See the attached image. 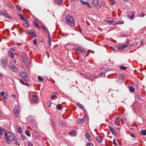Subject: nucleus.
<instances>
[{"label":"nucleus","instance_id":"nucleus-61","mask_svg":"<svg viewBox=\"0 0 146 146\" xmlns=\"http://www.w3.org/2000/svg\"><path fill=\"white\" fill-rule=\"evenodd\" d=\"M7 93H4V94L3 95L4 96L6 97L7 96Z\"/></svg>","mask_w":146,"mask_h":146},{"label":"nucleus","instance_id":"nucleus-13","mask_svg":"<svg viewBox=\"0 0 146 146\" xmlns=\"http://www.w3.org/2000/svg\"><path fill=\"white\" fill-rule=\"evenodd\" d=\"M65 46L67 48H69L70 49L71 48H74L75 46L74 44L71 45V44L68 43L66 44L65 45Z\"/></svg>","mask_w":146,"mask_h":146},{"label":"nucleus","instance_id":"nucleus-54","mask_svg":"<svg viewBox=\"0 0 146 146\" xmlns=\"http://www.w3.org/2000/svg\"><path fill=\"white\" fill-rule=\"evenodd\" d=\"M33 42L34 44H36V41L35 39H34L33 40Z\"/></svg>","mask_w":146,"mask_h":146},{"label":"nucleus","instance_id":"nucleus-47","mask_svg":"<svg viewBox=\"0 0 146 146\" xmlns=\"http://www.w3.org/2000/svg\"><path fill=\"white\" fill-rule=\"evenodd\" d=\"M107 21L109 23H112V21L111 20H109V19H107Z\"/></svg>","mask_w":146,"mask_h":146},{"label":"nucleus","instance_id":"nucleus-17","mask_svg":"<svg viewBox=\"0 0 146 146\" xmlns=\"http://www.w3.org/2000/svg\"><path fill=\"white\" fill-rule=\"evenodd\" d=\"M96 140L98 141L101 142L102 141V137L101 136H98L96 137Z\"/></svg>","mask_w":146,"mask_h":146},{"label":"nucleus","instance_id":"nucleus-52","mask_svg":"<svg viewBox=\"0 0 146 146\" xmlns=\"http://www.w3.org/2000/svg\"><path fill=\"white\" fill-rule=\"evenodd\" d=\"M8 6L10 8H13V6L11 4H9Z\"/></svg>","mask_w":146,"mask_h":146},{"label":"nucleus","instance_id":"nucleus-38","mask_svg":"<svg viewBox=\"0 0 146 146\" xmlns=\"http://www.w3.org/2000/svg\"><path fill=\"white\" fill-rule=\"evenodd\" d=\"M48 47L49 48L51 46V39H48Z\"/></svg>","mask_w":146,"mask_h":146},{"label":"nucleus","instance_id":"nucleus-40","mask_svg":"<svg viewBox=\"0 0 146 146\" xmlns=\"http://www.w3.org/2000/svg\"><path fill=\"white\" fill-rule=\"evenodd\" d=\"M3 133V129L2 128L0 127V135H2Z\"/></svg>","mask_w":146,"mask_h":146},{"label":"nucleus","instance_id":"nucleus-48","mask_svg":"<svg viewBox=\"0 0 146 146\" xmlns=\"http://www.w3.org/2000/svg\"><path fill=\"white\" fill-rule=\"evenodd\" d=\"M5 92L4 91H3L2 92L0 93V94L2 96H3Z\"/></svg>","mask_w":146,"mask_h":146},{"label":"nucleus","instance_id":"nucleus-14","mask_svg":"<svg viewBox=\"0 0 146 146\" xmlns=\"http://www.w3.org/2000/svg\"><path fill=\"white\" fill-rule=\"evenodd\" d=\"M14 113L15 116L16 117H18V115H19V110H18L16 109H15L14 110Z\"/></svg>","mask_w":146,"mask_h":146},{"label":"nucleus","instance_id":"nucleus-53","mask_svg":"<svg viewBox=\"0 0 146 146\" xmlns=\"http://www.w3.org/2000/svg\"><path fill=\"white\" fill-rule=\"evenodd\" d=\"M115 121L116 122H119V117H117L115 119Z\"/></svg>","mask_w":146,"mask_h":146},{"label":"nucleus","instance_id":"nucleus-35","mask_svg":"<svg viewBox=\"0 0 146 146\" xmlns=\"http://www.w3.org/2000/svg\"><path fill=\"white\" fill-rule=\"evenodd\" d=\"M20 16L21 18V19L22 20H23L24 21H27V20L26 19H25L24 17H23V15H20Z\"/></svg>","mask_w":146,"mask_h":146},{"label":"nucleus","instance_id":"nucleus-21","mask_svg":"<svg viewBox=\"0 0 146 146\" xmlns=\"http://www.w3.org/2000/svg\"><path fill=\"white\" fill-rule=\"evenodd\" d=\"M128 88L130 92L131 93H133L135 90L134 88L132 87L129 86Z\"/></svg>","mask_w":146,"mask_h":146},{"label":"nucleus","instance_id":"nucleus-12","mask_svg":"<svg viewBox=\"0 0 146 146\" xmlns=\"http://www.w3.org/2000/svg\"><path fill=\"white\" fill-rule=\"evenodd\" d=\"M10 51L9 52L8 54L9 56L11 58H13V50L12 49H11L10 50Z\"/></svg>","mask_w":146,"mask_h":146},{"label":"nucleus","instance_id":"nucleus-46","mask_svg":"<svg viewBox=\"0 0 146 146\" xmlns=\"http://www.w3.org/2000/svg\"><path fill=\"white\" fill-rule=\"evenodd\" d=\"M113 143L115 146H117V145L115 141V139H114L113 140Z\"/></svg>","mask_w":146,"mask_h":146},{"label":"nucleus","instance_id":"nucleus-10","mask_svg":"<svg viewBox=\"0 0 146 146\" xmlns=\"http://www.w3.org/2000/svg\"><path fill=\"white\" fill-rule=\"evenodd\" d=\"M19 75L23 78H25L27 75V74L25 72H20L19 73Z\"/></svg>","mask_w":146,"mask_h":146},{"label":"nucleus","instance_id":"nucleus-34","mask_svg":"<svg viewBox=\"0 0 146 146\" xmlns=\"http://www.w3.org/2000/svg\"><path fill=\"white\" fill-rule=\"evenodd\" d=\"M141 133L144 135L146 134V130H142L141 131Z\"/></svg>","mask_w":146,"mask_h":146},{"label":"nucleus","instance_id":"nucleus-60","mask_svg":"<svg viewBox=\"0 0 146 146\" xmlns=\"http://www.w3.org/2000/svg\"><path fill=\"white\" fill-rule=\"evenodd\" d=\"M3 96V99L4 101L6 99V97L4 96Z\"/></svg>","mask_w":146,"mask_h":146},{"label":"nucleus","instance_id":"nucleus-20","mask_svg":"<svg viewBox=\"0 0 146 146\" xmlns=\"http://www.w3.org/2000/svg\"><path fill=\"white\" fill-rule=\"evenodd\" d=\"M63 0H54V2L58 5L61 4Z\"/></svg>","mask_w":146,"mask_h":146},{"label":"nucleus","instance_id":"nucleus-50","mask_svg":"<svg viewBox=\"0 0 146 146\" xmlns=\"http://www.w3.org/2000/svg\"><path fill=\"white\" fill-rule=\"evenodd\" d=\"M111 48L112 50H113L114 52H116V50H115L116 49H114L113 47H111Z\"/></svg>","mask_w":146,"mask_h":146},{"label":"nucleus","instance_id":"nucleus-64","mask_svg":"<svg viewBox=\"0 0 146 146\" xmlns=\"http://www.w3.org/2000/svg\"><path fill=\"white\" fill-rule=\"evenodd\" d=\"M91 77H93L94 78H96V77H95V76H94V75H91Z\"/></svg>","mask_w":146,"mask_h":146},{"label":"nucleus","instance_id":"nucleus-7","mask_svg":"<svg viewBox=\"0 0 146 146\" xmlns=\"http://www.w3.org/2000/svg\"><path fill=\"white\" fill-rule=\"evenodd\" d=\"M135 12H130V13H129L127 15V17L128 18L131 19L135 15Z\"/></svg>","mask_w":146,"mask_h":146},{"label":"nucleus","instance_id":"nucleus-30","mask_svg":"<svg viewBox=\"0 0 146 146\" xmlns=\"http://www.w3.org/2000/svg\"><path fill=\"white\" fill-rule=\"evenodd\" d=\"M76 105L79 108L82 109L83 108V106L81 104H80L79 103H78L76 104Z\"/></svg>","mask_w":146,"mask_h":146},{"label":"nucleus","instance_id":"nucleus-37","mask_svg":"<svg viewBox=\"0 0 146 146\" xmlns=\"http://www.w3.org/2000/svg\"><path fill=\"white\" fill-rule=\"evenodd\" d=\"M42 28L44 30V31L45 32H47L49 34V31H48V30L47 28H46V27H45L44 26H43L42 27Z\"/></svg>","mask_w":146,"mask_h":146},{"label":"nucleus","instance_id":"nucleus-29","mask_svg":"<svg viewBox=\"0 0 146 146\" xmlns=\"http://www.w3.org/2000/svg\"><path fill=\"white\" fill-rule=\"evenodd\" d=\"M86 136L89 140H91L92 139L91 137L90 136V135L88 133H86L85 135Z\"/></svg>","mask_w":146,"mask_h":146},{"label":"nucleus","instance_id":"nucleus-26","mask_svg":"<svg viewBox=\"0 0 146 146\" xmlns=\"http://www.w3.org/2000/svg\"><path fill=\"white\" fill-rule=\"evenodd\" d=\"M30 35L34 36H36V34L34 31H30Z\"/></svg>","mask_w":146,"mask_h":146},{"label":"nucleus","instance_id":"nucleus-41","mask_svg":"<svg viewBox=\"0 0 146 146\" xmlns=\"http://www.w3.org/2000/svg\"><path fill=\"white\" fill-rule=\"evenodd\" d=\"M130 135L133 137L135 138V135L133 133H131L130 134Z\"/></svg>","mask_w":146,"mask_h":146},{"label":"nucleus","instance_id":"nucleus-2","mask_svg":"<svg viewBox=\"0 0 146 146\" xmlns=\"http://www.w3.org/2000/svg\"><path fill=\"white\" fill-rule=\"evenodd\" d=\"M66 23L69 26L73 27L74 25V20L73 18L70 16H67L65 19Z\"/></svg>","mask_w":146,"mask_h":146},{"label":"nucleus","instance_id":"nucleus-16","mask_svg":"<svg viewBox=\"0 0 146 146\" xmlns=\"http://www.w3.org/2000/svg\"><path fill=\"white\" fill-rule=\"evenodd\" d=\"M20 82L22 84L29 86L27 81L25 79H24V80H21L20 81Z\"/></svg>","mask_w":146,"mask_h":146},{"label":"nucleus","instance_id":"nucleus-36","mask_svg":"<svg viewBox=\"0 0 146 146\" xmlns=\"http://www.w3.org/2000/svg\"><path fill=\"white\" fill-rule=\"evenodd\" d=\"M38 79L39 81L41 82L43 81V80L42 78L40 76H38Z\"/></svg>","mask_w":146,"mask_h":146},{"label":"nucleus","instance_id":"nucleus-62","mask_svg":"<svg viewBox=\"0 0 146 146\" xmlns=\"http://www.w3.org/2000/svg\"><path fill=\"white\" fill-rule=\"evenodd\" d=\"M123 23H124V22L123 21H120V22H119V24H123Z\"/></svg>","mask_w":146,"mask_h":146},{"label":"nucleus","instance_id":"nucleus-8","mask_svg":"<svg viewBox=\"0 0 146 146\" xmlns=\"http://www.w3.org/2000/svg\"><path fill=\"white\" fill-rule=\"evenodd\" d=\"M80 2L83 4L91 8V7L90 4L87 2H84L83 0H80Z\"/></svg>","mask_w":146,"mask_h":146},{"label":"nucleus","instance_id":"nucleus-19","mask_svg":"<svg viewBox=\"0 0 146 146\" xmlns=\"http://www.w3.org/2000/svg\"><path fill=\"white\" fill-rule=\"evenodd\" d=\"M1 15H3L5 17H7V18H9V19H12V17L9 16V15H8V14H7V13H5V12L2 13H2Z\"/></svg>","mask_w":146,"mask_h":146},{"label":"nucleus","instance_id":"nucleus-27","mask_svg":"<svg viewBox=\"0 0 146 146\" xmlns=\"http://www.w3.org/2000/svg\"><path fill=\"white\" fill-rule=\"evenodd\" d=\"M76 131L75 130L69 132V133L72 136L76 134Z\"/></svg>","mask_w":146,"mask_h":146},{"label":"nucleus","instance_id":"nucleus-23","mask_svg":"<svg viewBox=\"0 0 146 146\" xmlns=\"http://www.w3.org/2000/svg\"><path fill=\"white\" fill-rule=\"evenodd\" d=\"M33 25L35 26L36 28L38 29L39 28V26L37 23L35 21H33Z\"/></svg>","mask_w":146,"mask_h":146},{"label":"nucleus","instance_id":"nucleus-31","mask_svg":"<svg viewBox=\"0 0 146 146\" xmlns=\"http://www.w3.org/2000/svg\"><path fill=\"white\" fill-rule=\"evenodd\" d=\"M56 108L58 110H60L62 108V106L61 104H58L56 106Z\"/></svg>","mask_w":146,"mask_h":146},{"label":"nucleus","instance_id":"nucleus-5","mask_svg":"<svg viewBox=\"0 0 146 146\" xmlns=\"http://www.w3.org/2000/svg\"><path fill=\"white\" fill-rule=\"evenodd\" d=\"M9 67L11 69V70L15 72H17L18 70L17 68L12 63H11L9 64Z\"/></svg>","mask_w":146,"mask_h":146},{"label":"nucleus","instance_id":"nucleus-45","mask_svg":"<svg viewBox=\"0 0 146 146\" xmlns=\"http://www.w3.org/2000/svg\"><path fill=\"white\" fill-rule=\"evenodd\" d=\"M105 4L106 3L105 1H102L101 2L100 5L101 6H104Z\"/></svg>","mask_w":146,"mask_h":146},{"label":"nucleus","instance_id":"nucleus-63","mask_svg":"<svg viewBox=\"0 0 146 146\" xmlns=\"http://www.w3.org/2000/svg\"><path fill=\"white\" fill-rule=\"evenodd\" d=\"M48 39H50L49 34L48 35Z\"/></svg>","mask_w":146,"mask_h":146},{"label":"nucleus","instance_id":"nucleus-9","mask_svg":"<svg viewBox=\"0 0 146 146\" xmlns=\"http://www.w3.org/2000/svg\"><path fill=\"white\" fill-rule=\"evenodd\" d=\"M92 4L94 6L97 7L99 5V1L98 0H93Z\"/></svg>","mask_w":146,"mask_h":146},{"label":"nucleus","instance_id":"nucleus-11","mask_svg":"<svg viewBox=\"0 0 146 146\" xmlns=\"http://www.w3.org/2000/svg\"><path fill=\"white\" fill-rule=\"evenodd\" d=\"M33 100L34 102L36 103L38 100L37 96L36 94L33 95Z\"/></svg>","mask_w":146,"mask_h":146},{"label":"nucleus","instance_id":"nucleus-6","mask_svg":"<svg viewBox=\"0 0 146 146\" xmlns=\"http://www.w3.org/2000/svg\"><path fill=\"white\" fill-rule=\"evenodd\" d=\"M58 123L59 125H62V127H65L66 126V121L62 119L59 121Z\"/></svg>","mask_w":146,"mask_h":146},{"label":"nucleus","instance_id":"nucleus-25","mask_svg":"<svg viewBox=\"0 0 146 146\" xmlns=\"http://www.w3.org/2000/svg\"><path fill=\"white\" fill-rule=\"evenodd\" d=\"M119 68L121 70H125L127 69V67L125 66H121L119 67Z\"/></svg>","mask_w":146,"mask_h":146},{"label":"nucleus","instance_id":"nucleus-28","mask_svg":"<svg viewBox=\"0 0 146 146\" xmlns=\"http://www.w3.org/2000/svg\"><path fill=\"white\" fill-rule=\"evenodd\" d=\"M103 68L104 70L106 71H107L109 70V68L108 66L106 65L104 66Z\"/></svg>","mask_w":146,"mask_h":146},{"label":"nucleus","instance_id":"nucleus-4","mask_svg":"<svg viewBox=\"0 0 146 146\" xmlns=\"http://www.w3.org/2000/svg\"><path fill=\"white\" fill-rule=\"evenodd\" d=\"M1 65L4 68H5L7 64V60L5 59H1Z\"/></svg>","mask_w":146,"mask_h":146},{"label":"nucleus","instance_id":"nucleus-3","mask_svg":"<svg viewBox=\"0 0 146 146\" xmlns=\"http://www.w3.org/2000/svg\"><path fill=\"white\" fill-rule=\"evenodd\" d=\"M85 50L83 48H80L76 49V53L80 55L81 54H83L85 52Z\"/></svg>","mask_w":146,"mask_h":146},{"label":"nucleus","instance_id":"nucleus-49","mask_svg":"<svg viewBox=\"0 0 146 146\" xmlns=\"http://www.w3.org/2000/svg\"><path fill=\"white\" fill-rule=\"evenodd\" d=\"M109 128L111 131L112 130H113V129H114L111 126H109Z\"/></svg>","mask_w":146,"mask_h":146},{"label":"nucleus","instance_id":"nucleus-59","mask_svg":"<svg viewBox=\"0 0 146 146\" xmlns=\"http://www.w3.org/2000/svg\"><path fill=\"white\" fill-rule=\"evenodd\" d=\"M13 62L15 64H16L17 63V61L16 60H14L13 61Z\"/></svg>","mask_w":146,"mask_h":146},{"label":"nucleus","instance_id":"nucleus-43","mask_svg":"<svg viewBox=\"0 0 146 146\" xmlns=\"http://www.w3.org/2000/svg\"><path fill=\"white\" fill-rule=\"evenodd\" d=\"M113 130H112L111 131L114 135H116V132L115 131V130L114 129H113Z\"/></svg>","mask_w":146,"mask_h":146},{"label":"nucleus","instance_id":"nucleus-55","mask_svg":"<svg viewBox=\"0 0 146 146\" xmlns=\"http://www.w3.org/2000/svg\"><path fill=\"white\" fill-rule=\"evenodd\" d=\"M30 31H27L26 32V34L27 35H30Z\"/></svg>","mask_w":146,"mask_h":146},{"label":"nucleus","instance_id":"nucleus-44","mask_svg":"<svg viewBox=\"0 0 146 146\" xmlns=\"http://www.w3.org/2000/svg\"><path fill=\"white\" fill-rule=\"evenodd\" d=\"M86 146H93V144L91 143H88Z\"/></svg>","mask_w":146,"mask_h":146},{"label":"nucleus","instance_id":"nucleus-24","mask_svg":"<svg viewBox=\"0 0 146 146\" xmlns=\"http://www.w3.org/2000/svg\"><path fill=\"white\" fill-rule=\"evenodd\" d=\"M25 23H23V25L25 27H29V25L28 24V21L27 20V21H25Z\"/></svg>","mask_w":146,"mask_h":146},{"label":"nucleus","instance_id":"nucleus-51","mask_svg":"<svg viewBox=\"0 0 146 146\" xmlns=\"http://www.w3.org/2000/svg\"><path fill=\"white\" fill-rule=\"evenodd\" d=\"M15 143L16 145H19V144L18 143V142L17 140H15Z\"/></svg>","mask_w":146,"mask_h":146},{"label":"nucleus","instance_id":"nucleus-32","mask_svg":"<svg viewBox=\"0 0 146 146\" xmlns=\"http://www.w3.org/2000/svg\"><path fill=\"white\" fill-rule=\"evenodd\" d=\"M56 95L55 94H52L51 98L52 99L54 100L56 98Z\"/></svg>","mask_w":146,"mask_h":146},{"label":"nucleus","instance_id":"nucleus-42","mask_svg":"<svg viewBox=\"0 0 146 146\" xmlns=\"http://www.w3.org/2000/svg\"><path fill=\"white\" fill-rule=\"evenodd\" d=\"M16 7H17L18 10L20 11H21V8L20 7V6L18 5H16Z\"/></svg>","mask_w":146,"mask_h":146},{"label":"nucleus","instance_id":"nucleus-56","mask_svg":"<svg viewBox=\"0 0 146 146\" xmlns=\"http://www.w3.org/2000/svg\"><path fill=\"white\" fill-rule=\"evenodd\" d=\"M28 146H33L32 144L31 143H28Z\"/></svg>","mask_w":146,"mask_h":146},{"label":"nucleus","instance_id":"nucleus-22","mask_svg":"<svg viewBox=\"0 0 146 146\" xmlns=\"http://www.w3.org/2000/svg\"><path fill=\"white\" fill-rule=\"evenodd\" d=\"M127 46H128V45L126 44H123L122 46L119 45V49H122L125 48Z\"/></svg>","mask_w":146,"mask_h":146},{"label":"nucleus","instance_id":"nucleus-18","mask_svg":"<svg viewBox=\"0 0 146 146\" xmlns=\"http://www.w3.org/2000/svg\"><path fill=\"white\" fill-rule=\"evenodd\" d=\"M84 118L82 119H78L77 120V122L78 123H83L84 122Z\"/></svg>","mask_w":146,"mask_h":146},{"label":"nucleus","instance_id":"nucleus-33","mask_svg":"<svg viewBox=\"0 0 146 146\" xmlns=\"http://www.w3.org/2000/svg\"><path fill=\"white\" fill-rule=\"evenodd\" d=\"M25 133L29 137H30L31 136L30 132L28 130L25 131Z\"/></svg>","mask_w":146,"mask_h":146},{"label":"nucleus","instance_id":"nucleus-1","mask_svg":"<svg viewBox=\"0 0 146 146\" xmlns=\"http://www.w3.org/2000/svg\"><path fill=\"white\" fill-rule=\"evenodd\" d=\"M5 135L6 137L7 143L8 144L10 143L11 141L13 140L15 137L14 134L9 132L8 131L5 132Z\"/></svg>","mask_w":146,"mask_h":146},{"label":"nucleus","instance_id":"nucleus-39","mask_svg":"<svg viewBox=\"0 0 146 146\" xmlns=\"http://www.w3.org/2000/svg\"><path fill=\"white\" fill-rule=\"evenodd\" d=\"M17 131L19 133H21L22 130V128L21 127H19L17 129Z\"/></svg>","mask_w":146,"mask_h":146},{"label":"nucleus","instance_id":"nucleus-57","mask_svg":"<svg viewBox=\"0 0 146 146\" xmlns=\"http://www.w3.org/2000/svg\"><path fill=\"white\" fill-rule=\"evenodd\" d=\"M145 16V15L143 14V13H142L141 15V17H143Z\"/></svg>","mask_w":146,"mask_h":146},{"label":"nucleus","instance_id":"nucleus-15","mask_svg":"<svg viewBox=\"0 0 146 146\" xmlns=\"http://www.w3.org/2000/svg\"><path fill=\"white\" fill-rule=\"evenodd\" d=\"M124 80V75H119V82H122Z\"/></svg>","mask_w":146,"mask_h":146},{"label":"nucleus","instance_id":"nucleus-58","mask_svg":"<svg viewBox=\"0 0 146 146\" xmlns=\"http://www.w3.org/2000/svg\"><path fill=\"white\" fill-rule=\"evenodd\" d=\"M21 138L22 139H23V140H24L25 139V137L23 136L22 135H21Z\"/></svg>","mask_w":146,"mask_h":146}]
</instances>
